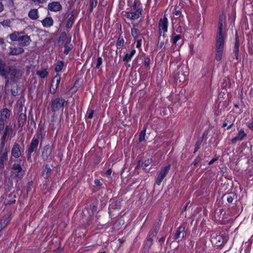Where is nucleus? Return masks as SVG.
<instances>
[{"instance_id": "f257e3e1", "label": "nucleus", "mask_w": 253, "mask_h": 253, "mask_svg": "<svg viewBox=\"0 0 253 253\" xmlns=\"http://www.w3.org/2000/svg\"><path fill=\"white\" fill-rule=\"evenodd\" d=\"M16 73V71L14 69L7 66L5 63L0 59V75L7 79L6 84L8 83L9 80H15Z\"/></svg>"}, {"instance_id": "f03ea898", "label": "nucleus", "mask_w": 253, "mask_h": 253, "mask_svg": "<svg viewBox=\"0 0 253 253\" xmlns=\"http://www.w3.org/2000/svg\"><path fill=\"white\" fill-rule=\"evenodd\" d=\"M67 104V101L62 97H57L55 98L51 102V109L52 112H55L59 110L63 111L65 105Z\"/></svg>"}, {"instance_id": "7ed1b4c3", "label": "nucleus", "mask_w": 253, "mask_h": 253, "mask_svg": "<svg viewBox=\"0 0 253 253\" xmlns=\"http://www.w3.org/2000/svg\"><path fill=\"white\" fill-rule=\"evenodd\" d=\"M169 26V21L168 18L165 16L163 18H161L158 23L159 38L161 36L165 38L166 33L168 32ZM160 38H159V40Z\"/></svg>"}, {"instance_id": "20e7f679", "label": "nucleus", "mask_w": 253, "mask_h": 253, "mask_svg": "<svg viewBox=\"0 0 253 253\" xmlns=\"http://www.w3.org/2000/svg\"><path fill=\"white\" fill-rule=\"evenodd\" d=\"M211 242L213 245L216 246H220L227 243L228 238L226 236H222L216 234H212L211 236Z\"/></svg>"}, {"instance_id": "39448f33", "label": "nucleus", "mask_w": 253, "mask_h": 253, "mask_svg": "<svg viewBox=\"0 0 253 253\" xmlns=\"http://www.w3.org/2000/svg\"><path fill=\"white\" fill-rule=\"evenodd\" d=\"M22 167L19 164L14 163L12 167L11 176L16 181L22 177Z\"/></svg>"}, {"instance_id": "423d86ee", "label": "nucleus", "mask_w": 253, "mask_h": 253, "mask_svg": "<svg viewBox=\"0 0 253 253\" xmlns=\"http://www.w3.org/2000/svg\"><path fill=\"white\" fill-rule=\"evenodd\" d=\"M170 168V165L163 167L160 171L157 177L156 183L157 185H160L162 181L167 175Z\"/></svg>"}, {"instance_id": "0eeeda50", "label": "nucleus", "mask_w": 253, "mask_h": 253, "mask_svg": "<svg viewBox=\"0 0 253 253\" xmlns=\"http://www.w3.org/2000/svg\"><path fill=\"white\" fill-rule=\"evenodd\" d=\"M39 144V139L38 137H36L35 136L33 138L31 142L30 143V146H29L27 151H28V159H29L31 158V154L35 152L37 149L38 146Z\"/></svg>"}, {"instance_id": "6e6552de", "label": "nucleus", "mask_w": 253, "mask_h": 253, "mask_svg": "<svg viewBox=\"0 0 253 253\" xmlns=\"http://www.w3.org/2000/svg\"><path fill=\"white\" fill-rule=\"evenodd\" d=\"M225 37L223 35H217L215 47L217 49L224 50Z\"/></svg>"}, {"instance_id": "1a4fd4ad", "label": "nucleus", "mask_w": 253, "mask_h": 253, "mask_svg": "<svg viewBox=\"0 0 253 253\" xmlns=\"http://www.w3.org/2000/svg\"><path fill=\"white\" fill-rule=\"evenodd\" d=\"M142 10L140 8L136 9L134 12H126L125 16L131 20L138 19L141 15Z\"/></svg>"}, {"instance_id": "9d476101", "label": "nucleus", "mask_w": 253, "mask_h": 253, "mask_svg": "<svg viewBox=\"0 0 253 253\" xmlns=\"http://www.w3.org/2000/svg\"><path fill=\"white\" fill-rule=\"evenodd\" d=\"M8 159V151H0V168H4Z\"/></svg>"}, {"instance_id": "9b49d317", "label": "nucleus", "mask_w": 253, "mask_h": 253, "mask_svg": "<svg viewBox=\"0 0 253 253\" xmlns=\"http://www.w3.org/2000/svg\"><path fill=\"white\" fill-rule=\"evenodd\" d=\"M182 39V36L180 35H176L175 32H173L170 38V41L172 44L175 45L180 44L181 46L183 42L182 41H180Z\"/></svg>"}, {"instance_id": "f8f14e48", "label": "nucleus", "mask_w": 253, "mask_h": 253, "mask_svg": "<svg viewBox=\"0 0 253 253\" xmlns=\"http://www.w3.org/2000/svg\"><path fill=\"white\" fill-rule=\"evenodd\" d=\"M11 115V112L6 108L2 109L0 111V119L6 121Z\"/></svg>"}, {"instance_id": "ddd939ff", "label": "nucleus", "mask_w": 253, "mask_h": 253, "mask_svg": "<svg viewBox=\"0 0 253 253\" xmlns=\"http://www.w3.org/2000/svg\"><path fill=\"white\" fill-rule=\"evenodd\" d=\"M20 146L18 143H15L11 149V155L15 158H19L21 155Z\"/></svg>"}, {"instance_id": "4468645a", "label": "nucleus", "mask_w": 253, "mask_h": 253, "mask_svg": "<svg viewBox=\"0 0 253 253\" xmlns=\"http://www.w3.org/2000/svg\"><path fill=\"white\" fill-rule=\"evenodd\" d=\"M31 42V40L30 37L27 35H21L18 41L19 44L22 46L29 45Z\"/></svg>"}, {"instance_id": "2eb2a0df", "label": "nucleus", "mask_w": 253, "mask_h": 253, "mask_svg": "<svg viewBox=\"0 0 253 253\" xmlns=\"http://www.w3.org/2000/svg\"><path fill=\"white\" fill-rule=\"evenodd\" d=\"M48 9L51 11L57 12L62 9V6L59 2H52L48 4Z\"/></svg>"}, {"instance_id": "dca6fc26", "label": "nucleus", "mask_w": 253, "mask_h": 253, "mask_svg": "<svg viewBox=\"0 0 253 253\" xmlns=\"http://www.w3.org/2000/svg\"><path fill=\"white\" fill-rule=\"evenodd\" d=\"M25 34V32L22 31L21 32H14L11 34L9 35V38L12 41H18L20 38L21 35Z\"/></svg>"}, {"instance_id": "f3484780", "label": "nucleus", "mask_w": 253, "mask_h": 253, "mask_svg": "<svg viewBox=\"0 0 253 253\" xmlns=\"http://www.w3.org/2000/svg\"><path fill=\"white\" fill-rule=\"evenodd\" d=\"M43 27L49 28L53 25V20L51 17H47L41 21Z\"/></svg>"}, {"instance_id": "a211bd4d", "label": "nucleus", "mask_w": 253, "mask_h": 253, "mask_svg": "<svg viewBox=\"0 0 253 253\" xmlns=\"http://www.w3.org/2000/svg\"><path fill=\"white\" fill-rule=\"evenodd\" d=\"M11 219V215L8 214L5 216L2 219L0 220V231L3 229L9 223Z\"/></svg>"}, {"instance_id": "6ab92c4d", "label": "nucleus", "mask_w": 253, "mask_h": 253, "mask_svg": "<svg viewBox=\"0 0 253 253\" xmlns=\"http://www.w3.org/2000/svg\"><path fill=\"white\" fill-rule=\"evenodd\" d=\"M9 54L10 55H18L24 51V49L21 47H10Z\"/></svg>"}, {"instance_id": "aec40b11", "label": "nucleus", "mask_w": 253, "mask_h": 253, "mask_svg": "<svg viewBox=\"0 0 253 253\" xmlns=\"http://www.w3.org/2000/svg\"><path fill=\"white\" fill-rule=\"evenodd\" d=\"M185 232V228L184 227L179 226L175 234L174 239L177 240L181 236V234H182V237H184V234Z\"/></svg>"}, {"instance_id": "412c9836", "label": "nucleus", "mask_w": 253, "mask_h": 253, "mask_svg": "<svg viewBox=\"0 0 253 253\" xmlns=\"http://www.w3.org/2000/svg\"><path fill=\"white\" fill-rule=\"evenodd\" d=\"M136 53V50L134 49H133L130 53H126L124 58L123 60L126 61V62L130 61L132 57L134 55V54Z\"/></svg>"}, {"instance_id": "4be33fe9", "label": "nucleus", "mask_w": 253, "mask_h": 253, "mask_svg": "<svg viewBox=\"0 0 253 253\" xmlns=\"http://www.w3.org/2000/svg\"><path fill=\"white\" fill-rule=\"evenodd\" d=\"M64 64V62L63 61H58L55 64V71L58 74L59 72H60L63 69V66Z\"/></svg>"}, {"instance_id": "5701e85b", "label": "nucleus", "mask_w": 253, "mask_h": 253, "mask_svg": "<svg viewBox=\"0 0 253 253\" xmlns=\"http://www.w3.org/2000/svg\"><path fill=\"white\" fill-rule=\"evenodd\" d=\"M29 17L33 19L36 20L38 18V12L36 9H33L31 10L28 13Z\"/></svg>"}, {"instance_id": "b1692460", "label": "nucleus", "mask_w": 253, "mask_h": 253, "mask_svg": "<svg viewBox=\"0 0 253 253\" xmlns=\"http://www.w3.org/2000/svg\"><path fill=\"white\" fill-rule=\"evenodd\" d=\"M13 129L12 127V126H6L5 128L4 134H5V135H7L10 138H11L12 137V134H13Z\"/></svg>"}, {"instance_id": "393cba45", "label": "nucleus", "mask_w": 253, "mask_h": 253, "mask_svg": "<svg viewBox=\"0 0 253 253\" xmlns=\"http://www.w3.org/2000/svg\"><path fill=\"white\" fill-rule=\"evenodd\" d=\"M223 51L224 50H219V49H216L215 54V58L216 60H217V61H219L221 60Z\"/></svg>"}, {"instance_id": "a878e982", "label": "nucleus", "mask_w": 253, "mask_h": 253, "mask_svg": "<svg viewBox=\"0 0 253 253\" xmlns=\"http://www.w3.org/2000/svg\"><path fill=\"white\" fill-rule=\"evenodd\" d=\"M239 41L238 40L237 38H236V42H235V46H234V51L235 55L237 59L238 58V56H239Z\"/></svg>"}, {"instance_id": "bb28decb", "label": "nucleus", "mask_w": 253, "mask_h": 253, "mask_svg": "<svg viewBox=\"0 0 253 253\" xmlns=\"http://www.w3.org/2000/svg\"><path fill=\"white\" fill-rule=\"evenodd\" d=\"M61 81L60 75L57 74L52 80L51 84H52L54 81L56 82L55 85L56 87H58Z\"/></svg>"}, {"instance_id": "cd10ccee", "label": "nucleus", "mask_w": 253, "mask_h": 253, "mask_svg": "<svg viewBox=\"0 0 253 253\" xmlns=\"http://www.w3.org/2000/svg\"><path fill=\"white\" fill-rule=\"evenodd\" d=\"M37 74L41 78H45L48 75V72L46 69L39 70L37 72Z\"/></svg>"}, {"instance_id": "c85d7f7f", "label": "nucleus", "mask_w": 253, "mask_h": 253, "mask_svg": "<svg viewBox=\"0 0 253 253\" xmlns=\"http://www.w3.org/2000/svg\"><path fill=\"white\" fill-rule=\"evenodd\" d=\"M64 53L65 54H68L69 52L73 49V46L72 44H69L68 43H65L64 45Z\"/></svg>"}, {"instance_id": "c756f323", "label": "nucleus", "mask_w": 253, "mask_h": 253, "mask_svg": "<svg viewBox=\"0 0 253 253\" xmlns=\"http://www.w3.org/2000/svg\"><path fill=\"white\" fill-rule=\"evenodd\" d=\"M131 33L132 36L134 39H137L140 34V32H139V30L138 29H137L136 28H135L134 27L132 28H131Z\"/></svg>"}, {"instance_id": "7c9ffc66", "label": "nucleus", "mask_w": 253, "mask_h": 253, "mask_svg": "<svg viewBox=\"0 0 253 253\" xmlns=\"http://www.w3.org/2000/svg\"><path fill=\"white\" fill-rule=\"evenodd\" d=\"M246 135L247 134L245 132L244 130L241 129L239 131L237 136L239 138V140L241 141Z\"/></svg>"}, {"instance_id": "2f4dec72", "label": "nucleus", "mask_w": 253, "mask_h": 253, "mask_svg": "<svg viewBox=\"0 0 253 253\" xmlns=\"http://www.w3.org/2000/svg\"><path fill=\"white\" fill-rule=\"evenodd\" d=\"M153 238L149 235L146 240L145 246L148 248H150L153 244Z\"/></svg>"}, {"instance_id": "473e14b6", "label": "nucleus", "mask_w": 253, "mask_h": 253, "mask_svg": "<svg viewBox=\"0 0 253 253\" xmlns=\"http://www.w3.org/2000/svg\"><path fill=\"white\" fill-rule=\"evenodd\" d=\"M74 22V16L72 15L68 19L67 22L66 27L68 29H70Z\"/></svg>"}, {"instance_id": "72a5a7b5", "label": "nucleus", "mask_w": 253, "mask_h": 253, "mask_svg": "<svg viewBox=\"0 0 253 253\" xmlns=\"http://www.w3.org/2000/svg\"><path fill=\"white\" fill-rule=\"evenodd\" d=\"M98 0H90V11H92L94 8H95L97 4Z\"/></svg>"}, {"instance_id": "f704fd0d", "label": "nucleus", "mask_w": 253, "mask_h": 253, "mask_svg": "<svg viewBox=\"0 0 253 253\" xmlns=\"http://www.w3.org/2000/svg\"><path fill=\"white\" fill-rule=\"evenodd\" d=\"M222 28H223L222 21L221 19H220L219 23H218L217 35H223L222 32Z\"/></svg>"}, {"instance_id": "c9c22d12", "label": "nucleus", "mask_w": 253, "mask_h": 253, "mask_svg": "<svg viewBox=\"0 0 253 253\" xmlns=\"http://www.w3.org/2000/svg\"><path fill=\"white\" fill-rule=\"evenodd\" d=\"M175 31L178 33H182L184 31V28L180 24H178L176 26Z\"/></svg>"}, {"instance_id": "e433bc0d", "label": "nucleus", "mask_w": 253, "mask_h": 253, "mask_svg": "<svg viewBox=\"0 0 253 253\" xmlns=\"http://www.w3.org/2000/svg\"><path fill=\"white\" fill-rule=\"evenodd\" d=\"M235 197H236V195L234 194H231L227 195V201L229 203H232L233 201V200L234 199Z\"/></svg>"}, {"instance_id": "4c0bfd02", "label": "nucleus", "mask_w": 253, "mask_h": 253, "mask_svg": "<svg viewBox=\"0 0 253 253\" xmlns=\"http://www.w3.org/2000/svg\"><path fill=\"white\" fill-rule=\"evenodd\" d=\"M146 134V129H144L141 131L139 135V140L140 142L143 141L145 139V136Z\"/></svg>"}, {"instance_id": "58836bf2", "label": "nucleus", "mask_w": 253, "mask_h": 253, "mask_svg": "<svg viewBox=\"0 0 253 253\" xmlns=\"http://www.w3.org/2000/svg\"><path fill=\"white\" fill-rule=\"evenodd\" d=\"M0 23L4 27H9L10 26L11 22L10 20H5Z\"/></svg>"}, {"instance_id": "ea45409f", "label": "nucleus", "mask_w": 253, "mask_h": 253, "mask_svg": "<svg viewBox=\"0 0 253 253\" xmlns=\"http://www.w3.org/2000/svg\"><path fill=\"white\" fill-rule=\"evenodd\" d=\"M26 120V117L25 115L21 114L18 119V122L19 124H23Z\"/></svg>"}, {"instance_id": "a19ab883", "label": "nucleus", "mask_w": 253, "mask_h": 253, "mask_svg": "<svg viewBox=\"0 0 253 253\" xmlns=\"http://www.w3.org/2000/svg\"><path fill=\"white\" fill-rule=\"evenodd\" d=\"M151 59L149 57H146L144 60V65L146 67H149L150 64Z\"/></svg>"}, {"instance_id": "79ce46f5", "label": "nucleus", "mask_w": 253, "mask_h": 253, "mask_svg": "<svg viewBox=\"0 0 253 253\" xmlns=\"http://www.w3.org/2000/svg\"><path fill=\"white\" fill-rule=\"evenodd\" d=\"M102 63V59L101 57H98L97 58L95 68L98 69Z\"/></svg>"}, {"instance_id": "37998d69", "label": "nucleus", "mask_w": 253, "mask_h": 253, "mask_svg": "<svg viewBox=\"0 0 253 253\" xmlns=\"http://www.w3.org/2000/svg\"><path fill=\"white\" fill-rule=\"evenodd\" d=\"M57 87L56 86L54 87L53 85L51 84L50 88V92L52 94H54L56 91Z\"/></svg>"}, {"instance_id": "c03bdc74", "label": "nucleus", "mask_w": 253, "mask_h": 253, "mask_svg": "<svg viewBox=\"0 0 253 253\" xmlns=\"http://www.w3.org/2000/svg\"><path fill=\"white\" fill-rule=\"evenodd\" d=\"M5 141H1L0 144V151H8L7 149L5 147H4L5 146Z\"/></svg>"}, {"instance_id": "a18cd8bd", "label": "nucleus", "mask_w": 253, "mask_h": 253, "mask_svg": "<svg viewBox=\"0 0 253 253\" xmlns=\"http://www.w3.org/2000/svg\"><path fill=\"white\" fill-rule=\"evenodd\" d=\"M5 121L0 119V133L3 130L4 127Z\"/></svg>"}, {"instance_id": "49530a36", "label": "nucleus", "mask_w": 253, "mask_h": 253, "mask_svg": "<svg viewBox=\"0 0 253 253\" xmlns=\"http://www.w3.org/2000/svg\"><path fill=\"white\" fill-rule=\"evenodd\" d=\"M165 44L164 42H159L157 45V49L158 50H161Z\"/></svg>"}, {"instance_id": "de8ad7c7", "label": "nucleus", "mask_w": 253, "mask_h": 253, "mask_svg": "<svg viewBox=\"0 0 253 253\" xmlns=\"http://www.w3.org/2000/svg\"><path fill=\"white\" fill-rule=\"evenodd\" d=\"M36 4L43 3L46 1L47 0H31Z\"/></svg>"}, {"instance_id": "09e8293b", "label": "nucleus", "mask_w": 253, "mask_h": 253, "mask_svg": "<svg viewBox=\"0 0 253 253\" xmlns=\"http://www.w3.org/2000/svg\"><path fill=\"white\" fill-rule=\"evenodd\" d=\"M173 14H174V16H175V18H177L180 16L181 12H180V11H179L178 10H176L175 11Z\"/></svg>"}, {"instance_id": "8fccbe9b", "label": "nucleus", "mask_w": 253, "mask_h": 253, "mask_svg": "<svg viewBox=\"0 0 253 253\" xmlns=\"http://www.w3.org/2000/svg\"><path fill=\"white\" fill-rule=\"evenodd\" d=\"M152 159H148V160H146L144 162V167L145 168L147 167L152 163Z\"/></svg>"}, {"instance_id": "3c124183", "label": "nucleus", "mask_w": 253, "mask_h": 253, "mask_svg": "<svg viewBox=\"0 0 253 253\" xmlns=\"http://www.w3.org/2000/svg\"><path fill=\"white\" fill-rule=\"evenodd\" d=\"M112 173V170L111 169H108L104 173V175H105L106 177H109Z\"/></svg>"}, {"instance_id": "603ef678", "label": "nucleus", "mask_w": 253, "mask_h": 253, "mask_svg": "<svg viewBox=\"0 0 253 253\" xmlns=\"http://www.w3.org/2000/svg\"><path fill=\"white\" fill-rule=\"evenodd\" d=\"M94 114V111L93 110H90L89 112L88 113L87 117L89 119H92L93 116Z\"/></svg>"}, {"instance_id": "864d4df0", "label": "nucleus", "mask_w": 253, "mask_h": 253, "mask_svg": "<svg viewBox=\"0 0 253 253\" xmlns=\"http://www.w3.org/2000/svg\"><path fill=\"white\" fill-rule=\"evenodd\" d=\"M124 41L123 39H119V40L117 41V44L119 45H123L124 44Z\"/></svg>"}, {"instance_id": "5fc2aeb1", "label": "nucleus", "mask_w": 253, "mask_h": 253, "mask_svg": "<svg viewBox=\"0 0 253 253\" xmlns=\"http://www.w3.org/2000/svg\"><path fill=\"white\" fill-rule=\"evenodd\" d=\"M240 141V140H239V138L237 136H236V137L233 138L231 140V141L233 143H236L237 142V141Z\"/></svg>"}, {"instance_id": "6e6d98bb", "label": "nucleus", "mask_w": 253, "mask_h": 253, "mask_svg": "<svg viewBox=\"0 0 253 253\" xmlns=\"http://www.w3.org/2000/svg\"><path fill=\"white\" fill-rule=\"evenodd\" d=\"M94 183L96 186H100L101 185V182L99 179H95Z\"/></svg>"}, {"instance_id": "4d7b16f0", "label": "nucleus", "mask_w": 253, "mask_h": 253, "mask_svg": "<svg viewBox=\"0 0 253 253\" xmlns=\"http://www.w3.org/2000/svg\"><path fill=\"white\" fill-rule=\"evenodd\" d=\"M15 202V199L12 200H9V201H7L6 202V205H10V204L14 203Z\"/></svg>"}, {"instance_id": "13d9d810", "label": "nucleus", "mask_w": 253, "mask_h": 253, "mask_svg": "<svg viewBox=\"0 0 253 253\" xmlns=\"http://www.w3.org/2000/svg\"><path fill=\"white\" fill-rule=\"evenodd\" d=\"M200 161V158H196L194 161V165H196Z\"/></svg>"}, {"instance_id": "bf43d9fd", "label": "nucleus", "mask_w": 253, "mask_h": 253, "mask_svg": "<svg viewBox=\"0 0 253 253\" xmlns=\"http://www.w3.org/2000/svg\"><path fill=\"white\" fill-rule=\"evenodd\" d=\"M141 44V40H138L137 42L136 47L139 48Z\"/></svg>"}, {"instance_id": "052dcab7", "label": "nucleus", "mask_w": 253, "mask_h": 253, "mask_svg": "<svg viewBox=\"0 0 253 253\" xmlns=\"http://www.w3.org/2000/svg\"><path fill=\"white\" fill-rule=\"evenodd\" d=\"M7 135H5V134H3V135L2 136L1 138V141H5L6 137Z\"/></svg>"}, {"instance_id": "680f3d73", "label": "nucleus", "mask_w": 253, "mask_h": 253, "mask_svg": "<svg viewBox=\"0 0 253 253\" xmlns=\"http://www.w3.org/2000/svg\"><path fill=\"white\" fill-rule=\"evenodd\" d=\"M136 7H137V2L136 1H135L133 4V6H132V9L133 10H136Z\"/></svg>"}, {"instance_id": "e2e57ef3", "label": "nucleus", "mask_w": 253, "mask_h": 253, "mask_svg": "<svg viewBox=\"0 0 253 253\" xmlns=\"http://www.w3.org/2000/svg\"><path fill=\"white\" fill-rule=\"evenodd\" d=\"M217 160V159L216 158H214V159H212L209 163V165H211L214 162H215Z\"/></svg>"}, {"instance_id": "0e129e2a", "label": "nucleus", "mask_w": 253, "mask_h": 253, "mask_svg": "<svg viewBox=\"0 0 253 253\" xmlns=\"http://www.w3.org/2000/svg\"><path fill=\"white\" fill-rule=\"evenodd\" d=\"M248 127L251 129H253V122L250 123L248 125Z\"/></svg>"}, {"instance_id": "69168bd1", "label": "nucleus", "mask_w": 253, "mask_h": 253, "mask_svg": "<svg viewBox=\"0 0 253 253\" xmlns=\"http://www.w3.org/2000/svg\"><path fill=\"white\" fill-rule=\"evenodd\" d=\"M3 10V5L1 2H0V12Z\"/></svg>"}, {"instance_id": "338daca9", "label": "nucleus", "mask_w": 253, "mask_h": 253, "mask_svg": "<svg viewBox=\"0 0 253 253\" xmlns=\"http://www.w3.org/2000/svg\"><path fill=\"white\" fill-rule=\"evenodd\" d=\"M233 126V123H232L231 124H230L229 126L227 125V129H229L230 128H231V127Z\"/></svg>"}, {"instance_id": "774afa93", "label": "nucleus", "mask_w": 253, "mask_h": 253, "mask_svg": "<svg viewBox=\"0 0 253 253\" xmlns=\"http://www.w3.org/2000/svg\"><path fill=\"white\" fill-rule=\"evenodd\" d=\"M71 37H69L67 41H66V43H68L69 44H71L70 42H71Z\"/></svg>"}]
</instances>
